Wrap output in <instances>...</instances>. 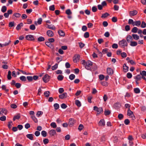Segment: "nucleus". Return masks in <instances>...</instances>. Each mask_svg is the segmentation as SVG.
Listing matches in <instances>:
<instances>
[{
  "label": "nucleus",
  "mask_w": 146,
  "mask_h": 146,
  "mask_svg": "<svg viewBox=\"0 0 146 146\" xmlns=\"http://www.w3.org/2000/svg\"><path fill=\"white\" fill-rule=\"evenodd\" d=\"M61 107L63 109H65L67 107V106L66 104L63 103L61 105Z\"/></svg>",
  "instance_id": "6e6d98bb"
},
{
  "label": "nucleus",
  "mask_w": 146,
  "mask_h": 146,
  "mask_svg": "<svg viewBox=\"0 0 146 146\" xmlns=\"http://www.w3.org/2000/svg\"><path fill=\"white\" fill-rule=\"evenodd\" d=\"M127 139L129 140V143L130 146H133V140L134 139V138L131 135H129Z\"/></svg>",
  "instance_id": "39448f33"
},
{
  "label": "nucleus",
  "mask_w": 146,
  "mask_h": 146,
  "mask_svg": "<svg viewBox=\"0 0 146 146\" xmlns=\"http://www.w3.org/2000/svg\"><path fill=\"white\" fill-rule=\"evenodd\" d=\"M134 79H135V81L137 85H138L139 84L138 81L141 80V76L139 74L137 75L136 76L134 77Z\"/></svg>",
  "instance_id": "423d86ee"
},
{
  "label": "nucleus",
  "mask_w": 146,
  "mask_h": 146,
  "mask_svg": "<svg viewBox=\"0 0 146 146\" xmlns=\"http://www.w3.org/2000/svg\"><path fill=\"white\" fill-rule=\"evenodd\" d=\"M49 9L50 10L54 11L55 10V6L54 5H52L49 7Z\"/></svg>",
  "instance_id": "a19ab883"
},
{
  "label": "nucleus",
  "mask_w": 146,
  "mask_h": 146,
  "mask_svg": "<svg viewBox=\"0 0 146 146\" xmlns=\"http://www.w3.org/2000/svg\"><path fill=\"white\" fill-rule=\"evenodd\" d=\"M58 33L59 35L62 36H64L65 33L62 30H60L58 31Z\"/></svg>",
  "instance_id": "393cba45"
},
{
  "label": "nucleus",
  "mask_w": 146,
  "mask_h": 146,
  "mask_svg": "<svg viewBox=\"0 0 146 146\" xmlns=\"http://www.w3.org/2000/svg\"><path fill=\"white\" fill-rule=\"evenodd\" d=\"M102 24L103 26L104 27H107L108 25V22L106 21L103 22Z\"/></svg>",
  "instance_id": "338daca9"
},
{
  "label": "nucleus",
  "mask_w": 146,
  "mask_h": 146,
  "mask_svg": "<svg viewBox=\"0 0 146 146\" xmlns=\"http://www.w3.org/2000/svg\"><path fill=\"white\" fill-rule=\"evenodd\" d=\"M110 15L109 14L107 13L102 14L101 17L102 18H105Z\"/></svg>",
  "instance_id": "2f4dec72"
},
{
  "label": "nucleus",
  "mask_w": 146,
  "mask_h": 146,
  "mask_svg": "<svg viewBox=\"0 0 146 146\" xmlns=\"http://www.w3.org/2000/svg\"><path fill=\"white\" fill-rule=\"evenodd\" d=\"M132 36L134 39L137 40L139 38V36L136 34H133Z\"/></svg>",
  "instance_id": "a878e982"
},
{
  "label": "nucleus",
  "mask_w": 146,
  "mask_h": 146,
  "mask_svg": "<svg viewBox=\"0 0 146 146\" xmlns=\"http://www.w3.org/2000/svg\"><path fill=\"white\" fill-rule=\"evenodd\" d=\"M94 110L97 111V115L103 112V109L101 107L98 108L97 106H95L94 107Z\"/></svg>",
  "instance_id": "20e7f679"
},
{
  "label": "nucleus",
  "mask_w": 146,
  "mask_h": 146,
  "mask_svg": "<svg viewBox=\"0 0 146 146\" xmlns=\"http://www.w3.org/2000/svg\"><path fill=\"white\" fill-rule=\"evenodd\" d=\"M75 122V121L74 119L70 118L69 119V124L71 126H72Z\"/></svg>",
  "instance_id": "a211bd4d"
},
{
  "label": "nucleus",
  "mask_w": 146,
  "mask_h": 146,
  "mask_svg": "<svg viewBox=\"0 0 146 146\" xmlns=\"http://www.w3.org/2000/svg\"><path fill=\"white\" fill-rule=\"evenodd\" d=\"M119 45L121 47L124 48L125 46H127V43L126 40L125 39H123L120 41L119 43Z\"/></svg>",
  "instance_id": "f03ea898"
},
{
  "label": "nucleus",
  "mask_w": 146,
  "mask_h": 146,
  "mask_svg": "<svg viewBox=\"0 0 146 146\" xmlns=\"http://www.w3.org/2000/svg\"><path fill=\"white\" fill-rule=\"evenodd\" d=\"M82 64L84 66L85 68L88 70H90L91 67L92 65V63L90 61L86 62L85 60H82Z\"/></svg>",
  "instance_id": "f257e3e1"
},
{
  "label": "nucleus",
  "mask_w": 146,
  "mask_h": 146,
  "mask_svg": "<svg viewBox=\"0 0 146 146\" xmlns=\"http://www.w3.org/2000/svg\"><path fill=\"white\" fill-rule=\"evenodd\" d=\"M14 25V22H10L9 23V27H13Z\"/></svg>",
  "instance_id": "603ef678"
},
{
  "label": "nucleus",
  "mask_w": 146,
  "mask_h": 146,
  "mask_svg": "<svg viewBox=\"0 0 146 146\" xmlns=\"http://www.w3.org/2000/svg\"><path fill=\"white\" fill-rule=\"evenodd\" d=\"M50 126L53 128H55L57 126V125L55 123L53 122L51 123Z\"/></svg>",
  "instance_id": "7c9ffc66"
},
{
  "label": "nucleus",
  "mask_w": 146,
  "mask_h": 146,
  "mask_svg": "<svg viewBox=\"0 0 146 146\" xmlns=\"http://www.w3.org/2000/svg\"><path fill=\"white\" fill-rule=\"evenodd\" d=\"M99 126H104L105 125V122L104 119L101 120L98 123Z\"/></svg>",
  "instance_id": "2eb2a0df"
},
{
  "label": "nucleus",
  "mask_w": 146,
  "mask_h": 146,
  "mask_svg": "<svg viewBox=\"0 0 146 146\" xmlns=\"http://www.w3.org/2000/svg\"><path fill=\"white\" fill-rule=\"evenodd\" d=\"M130 45L131 46H135L137 45V42L135 41H131V42Z\"/></svg>",
  "instance_id": "bb28decb"
},
{
  "label": "nucleus",
  "mask_w": 146,
  "mask_h": 146,
  "mask_svg": "<svg viewBox=\"0 0 146 146\" xmlns=\"http://www.w3.org/2000/svg\"><path fill=\"white\" fill-rule=\"evenodd\" d=\"M49 133L51 136H52L56 134L55 130L54 129H51L49 132Z\"/></svg>",
  "instance_id": "dca6fc26"
},
{
  "label": "nucleus",
  "mask_w": 146,
  "mask_h": 146,
  "mask_svg": "<svg viewBox=\"0 0 146 146\" xmlns=\"http://www.w3.org/2000/svg\"><path fill=\"white\" fill-rule=\"evenodd\" d=\"M121 56L123 58H125L127 56V55L126 53L123 52L121 53Z\"/></svg>",
  "instance_id": "4d7b16f0"
},
{
  "label": "nucleus",
  "mask_w": 146,
  "mask_h": 146,
  "mask_svg": "<svg viewBox=\"0 0 146 146\" xmlns=\"http://www.w3.org/2000/svg\"><path fill=\"white\" fill-rule=\"evenodd\" d=\"M134 91V92L136 94L139 93L140 92V90L138 88H135Z\"/></svg>",
  "instance_id": "e433bc0d"
},
{
  "label": "nucleus",
  "mask_w": 146,
  "mask_h": 146,
  "mask_svg": "<svg viewBox=\"0 0 146 146\" xmlns=\"http://www.w3.org/2000/svg\"><path fill=\"white\" fill-rule=\"evenodd\" d=\"M124 122L125 124L127 125L129 123L130 121L128 119H126L125 120Z\"/></svg>",
  "instance_id": "69168bd1"
},
{
  "label": "nucleus",
  "mask_w": 146,
  "mask_h": 146,
  "mask_svg": "<svg viewBox=\"0 0 146 146\" xmlns=\"http://www.w3.org/2000/svg\"><path fill=\"white\" fill-rule=\"evenodd\" d=\"M13 16L17 18H19L21 17V14L19 13H15L13 14Z\"/></svg>",
  "instance_id": "c756f323"
},
{
  "label": "nucleus",
  "mask_w": 146,
  "mask_h": 146,
  "mask_svg": "<svg viewBox=\"0 0 146 146\" xmlns=\"http://www.w3.org/2000/svg\"><path fill=\"white\" fill-rule=\"evenodd\" d=\"M80 59V55L79 54H76L73 60L75 62H78Z\"/></svg>",
  "instance_id": "6e6552de"
},
{
  "label": "nucleus",
  "mask_w": 146,
  "mask_h": 146,
  "mask_svg": "<svg viewBox=\"0 0 146 146\" xmlns=\"http://www.w3.org/2000/svg\"><path fill=\"white\" fill-rule=\"evenodd\" d=\"M134 21L132 19H130L129 20L128 23L129 24H132L133 26Z\"/></svg>",
  "instance_id": "473e14b6"
},
{
  "label": "nucleus",
  "mask_w": 146,
  "mask_h": 146,
  "mask_svg": "<svg viewBox=\"0 0 146 146\" xmlns=\"http://www.w3.org/2000/svg\"><path fill=\"white\" fill-rule=\"evenodd\" d=\"M26 38L27 40H32L34 39L33 36L29 35L26 36Z\"/></svg>",
  "instance_id": "9b49d317"
},
{
  "label": "nucleus",
  "mask_w": 146,
  "mask_h": 146,
  "mask_svg": "<svg viewBox=\"0 0 146 146\" xmlns=\"http://www.w3.org/2000/svg\"><path fill=\"white\" fill-rule=\"evenodd\" d=\"M125 30L126 31H128L130 29V26L129 25H127L125 26Z\"/></svg>",
  "instance_id": "0e129e2a"
},
{
  "label": "nucleus",
  "mask_w": 146,
  "mask_h": 146,
  "mask_svg": "<svg viewBox=\"0 0 146 146\" xmlns=\"http://www.w3.org/2000/svg\"><path fill=\"white\" fill-rule=\"evenodd\" d=\"M23 24L22 23H21L18 24L16 28V29L17 30H19L21 27L23 26Z\"/></svg>",
  "instance_id": "5701e85b"
},
{
  "label": "nucleus",
  "mask_w": 146,
  "mask_h": 146,
  "mask_svg": "<svg viewBox=\"0 0 146 146\" xmlns=\"http://www.w3.org/2000/svg\"><path fill=\"white\" fill-rule=\"evenodd\" d=\"M127 41L128 42H131L133 40L132 36L130 35H128L126 37Z\"/></svg>",
  "instance_id": "aec40b11"
},
{
  "label": "nucleus",
  "mask_w": 146,
  "mask_h": 146,
  "mask_svg": "<svg viewBox=\"0 0 146 146\" xmlns=\"http://www.w3.org/2000/svg\"><path fill=\"white\" fill-rule=\"evenodd\" d=\"M20 117V115L19 114H18L17 115L15 116L13 118V120L15 121L16 119H18Z\"/></svg>",
  "instance_id": "cd10ccee"
},
{
  "label": "nucleus",
  "mask_w": 146,
  "mask_h": 146,
  "mask_svg": "<svg viewBox=\"0 0 146 146\" xmlns=\"http://www.w3.org/2000/svg\"><path fill=\"white\" fill-rule=\"evenodd\" d=\"M131 74L130 72H128L127 74V77L128 78H131L132 77Z\"/></svg>",
  "instance_id": "13d9d810"
},
{
  "label": "nucleus",
  "mask_w": 146,
  "mask_h": 146,
  "mask_svg": "<svg viewBox=\"0 0 146 146\" xmlns=\"http://www.w3.org/2000/svg\"><path fill=\"white\" fill-rule=\"evenodd\" d=\"M75 75L74 74H71L69 76V78L70 80H72L75 78Z\"/></svg>",
  "instance_id": "c03bdc74"
},
{
  "label": "nucleus",
  "mask_w": 146,
  "mask_h": 146,
  "mask_svg": "<svg viewBox=\"0 0 146 146\" xmlns=\"http://www.w3.org/2000/svg\"><path fill=\"white\" fill-rule=\"evenodd\" d=\"M50 94V93L49 91L45 92L44 93V94L45 95V96L47 97L49 96Z\"/></svg>",
  "instance_id": "bf43d9fd"
},
{
  "label": "nucleus",
  "mask_w": 146,
  "mask_h": 146,
  "mask_svg": "<svg viewBox=\"0 0 146 146\" xmlns=\"http://www.w3.org/2000/svg\"><path fill=\"white\" fill-rule=\"evenodd\" d=\"M43 112L41 111H37V113L36 114V115L37 117H39L40 115H42L43 114Z\"/></svg>",
  "instance_id": "ea45409f"
},
{
  "label": "nucleus",
  "mask_w": 146,
  "mask_h": 146,
  "mask_svg": "<svg viewBox=\"0 0 146 146\" xmlns=\"http://www.w3.org/2000/svg\"><path fill=\"white\" fill-rule=\"evenodd\" d=\"M44 40L45 39L42 36H40L38 37L37 39L38 41L39 42L44 41Z\"/></svg>",
  "instance_id": "4c0bfd02"
},
{
  "label": "nucleus",
  "mask_w": 146,
  "mask_h": 146,
  "mask_svg": "<svg viewBox=\"0 0 146 146\" xmlns=\"http://www.w3.org/2000/svg\"><path fill=\"white\" fill-rule=\"evenodd\" d=\"M66 13L68 15H70L72 14V13L70 9L67 10L66 11Z\"/></svg>",
  "instance_id": "8fccbe9b"
},
{
  "label": "nucleus",
  "mask_w": 146,
  "mask_h": 146,
  "mask_svg": "<svg viewBox=\"0 0 146 146\" xmlns=\"http://www.w3.org/2000/svg\"><path fill=\"white\" fill-rule=\"evenodd\" d=\"M140 74L142 76H146V71H143L141 72L140 73Z\"/></svg>",
  "instance_id": "774afa93"
},
{
  "label": "nucleus",
  "mask_w": 146,
  "mask_h": 146,
  "mask_svg": "<svg viewBox=\"0 0 146 146\" xmlns=\"http://www.w3.org/2000/svg\"><path fill=\"white\" fill-rule=\"evenodd\" d=\"M138 29L136 27H134L131 30V32L132 33H135L137 32Z\"/></svg>",
  "instance_id": "c85d7f7f"
},
{
  "label": "nucleus",
  "mask_w": 146,
  "mask_h": 146,
  "mask_svg": "<svg viewBox=\"0 0 146 146\" xmlns=\"http://www.w3.org/2000/svg\"><path fill=\"white\" fill-rule=\"evenodd\" d=\"M43 142L44 144H46L48 143L49 140L48 139H45L43 140Z\"/></svg>",
  "instance_id": "5fc2aeb1"
},
{
  "label": "nucleus",
  "mask_w": 146,
  "mask_h": 146,
  "mask_svg": "<svg viewBox=\"0 0 146 146\" xmlns=\"http://www.w3.org/2000/svg\"><path fill=\"white\" fill-rule=\"evenodd\" d=\"M75 104L78 107H79L81 106V102L78 100H76L75 101Z\"/></svg>",
  "instance_id": "412c9836"
},
{
  "label": "nucleus",
  "mask_w": 146,
  "mask_h": 146,
  "mask_svg": "<svg viewBox=\"0 0 146 146\" xmlns=\"http://www.w3.org/2000/svg\"><path fill=\"white\" fill-rule=\"evenodd\" d=\"M123 115L121 113L119 114L118 116V117L119 119H122L123 118Z\"/></svg>",
  "instance_id": "052dcab7"
},
{
  "label": "nucleus",
  "mask_w": 146,
  "mask_h": 146,
  "mask_svg": "<svg viewBox=\"0 0 146 146\" xmlns=\"http://www.w3.org/2000/svg\"><path fill=\"white\" fill-rule=\"evenodd\" d=\"M107 72L108 75H111L113 73V71L111 68H107Z\"/></svg>",
  "instance_id": "9d476101"
},
{
  "label": "nucleus",
  "mask_w": 146,
  "mask_h": 146,
  "mask_svg": "<svg viewBox=\"0 0 146 146\" xmlns=\"http://www.w3.org/2000/svg\"><path fill=\"white\" fill-rule=\"evenodd\" d=\"M29 28L31 30H34L35 29V27L34 25H32L30 26Z\"/></svg>",
  "instance_id": "a18cd8bd"
},
{
  "label": "nucleus",
  "mask_w": 146,
  "mask_h": 146,
  "mask_svg": "<svg viewBox=\"0 0 146 146\" xmlns=\"http://www.w3.org/2000/svg\"><path fill=\"white\" fill-rule=\"evenodd\" d=\"M141 24V22L140 21H134L133 26L135 25L137 26H139Z\"/></svg>",
  "instance_id": "4be33fe9"
},
{
  "label": "nucleus",
  "mask_w": 146,
  "mask_h": 146,
  "mask_svg": "<svg viewBox=\"0 0 146 146\" xmlns=\"http://www.w3.org/2000/svg\"><path fill=\"white\" fill-rule=\"evenodd\" d=\"M89 36V34L88 32H86L84 34V37L85 38H88Z\"/></svg>",
  "instance_id": "3c124183"
},
{
  "label": "nucleus",
  "mask_w": 146,
  "mask_h": 146,
  "mask_svg": "<svg viewBox=\"0 0 146 146\" xmlns=\"http://www.w3.org/2000/svg\"><path fill=\"white\" fill-rule=\"evenodd\" d=\"M47 34L50 37H52L54 35V33L51 30H48L47 31Z\"/></svg>",
  "instance_id": "4468645a"
},
{
  "label": "nucleus",
  "mask_w": 146,
  "mask_h": 146,
  "mask_svg": "<svg viewBox=\"0 0 146 146\" xmlns=\"http://www.w3.org/2000/svg\"><path fill=\"white\" fill-rule=\"evenodd\" d=\"M31 118L35 123H36L38 122V120L35 116H31Z\"/></svg>",
  "instance_id": "72a5a7b5"
},
{
  "label": "nucleus",
  "mask_w": 146,
  "mask_h": 146,
  "mask_svg": "<svg viewBox=\"0 0 146 146\" xmlns=\"http://www.w3.org/2000/svg\"><path fill=\"white\" fill-rule=\"evenodd\" d=\"M0 110L1 111L2 113H4L5 115L7 113V111L6 109L5 108H1L0 109Z\"/></svg>",
  "instance_id": "b1692460"
},
{
  "label": "nucleus",
  "mask_w": 146,
  "mask_h": 146,
  "mask_svg": "<svg viewBox=\"0 0 146 146\" xmlns=\"http://www.w3.org/2000/svg\"><path fill=\"white\" fill-rule=\"evenodd\" d=\"M6 117L5 116H3L1 117L0 118V120L3 121H5L6 120Z\"/></svg>",
  "instance_id": "680f3d73"
},
{
  "label": "nucleus",
  "mask_w": 146,
  "mask_h": 146,
  "mask_svg": "<svg viewBox=\"0 0 146 146\" xmlns=\"http://www.w3.org/2000/svg\"><path fill=\"white\" fill-rule=\"evenodd\" d=\"M50 79V76L47 74H46L42 78L43 80L45 83H47L48 82Z\"/></svg>",
  "instance_id": "0eeeda50"
},
{
  "label": "nucleus",
  "mask_w": 146,
  "mask_h": 146,
  "mask_svg": "<svg viewBox=\"0 0 146 146\" xmlns=\"http://www.w3.org/2000/svg\"><path fill=\"white\" fill-rule=\"evenodd\" d=\"M46 27H47L49 29H50L53 30H55L56 29V28H55V26L53 25H49L46 24Z\"/></svg>",
  "instance_id": "f8f14e48"
},
{
  "label": "nucleus",
  "mask_w": 146,
  "mask_h": 146,
  "mask_svg": "<svg viewBox=\"0 0 146 146\" xmlns=\"http://www.w3.org/2000/svg\"><path fill=\"white\" fill-rule=\"evenodd\" d=\"M7 9V7L5 6H3L1 9V11L3 13H4L6 11Z\"/></svg>",
  "instance_id": "79ce46f5"
},
{
  "label": "nucleus",
  "mask_w": 146,
  "mask_h": 146,
  "mask_svg": "<svg viewBox=\"0 0 146 146\" xmlns=\"http://www.w3.org/2000/svg\"><path fill=\"white\" fill-rule=\"evenodd\" d=\"M137 13V11L136 10L130 11L129 14L130 17H131L136 15Z\"/></svg>",
  "instance_id": "1a4fd4ad"
},
{
  "label": "nucleus",
  "mask_w": 146,
  "mask_h": 146,
  "mask_svg": "<svg viewBox=\"0 0 146 146\" xmlns=\"http://www.w3.org/2000/svg\"><path fill=\"white\" fill-rule=\"evenodd\" d=\"M67 97V94L66 93H64L62 94L59 96V98L61 99H64L66 98Z\"/></svg>",
  "instance_id": "ddd939ff"
},
{
  "label": "nucleus",
  "mask_w": 146,
  "mask_h": 146,
  "mask_svg": "<svg viewBox=\"0 0 146 146\" xmlns=\"http://www.w3.org/2000/svg\"><path fill=\"white\" fill-rule=\"evenodd\" d=\"M110 111L108 110H106L104 111V114L106 115H108L110 114Z\"/></svg>",
  "instance_id": "58836bf2"
},
{
  "label": "nucleus",
  "mask_w": 146,
  "mask_h": 146,
  "mask_svg": "<svg viewBox=\"0 0 146 146\" xmlns=\"http://www.w3.org/2000/svg\"><path fill=\"white\" fill-rule=\"evenodd\" d=\"M11 72L10 71H9L8 72V74L7 76V78L8 80H11Z\"/></svg>",
  "instance_id": "f704fd0d"
},
{
  "label": "nucleus",
  "mask_w": 146,
  "mask_h": 146,
  "mask_svg": "<svg viewBox=\"0 0 146 146\" xmlns=\"http://www.w3.org/2000/svg\"><path fill=\"white\" fill-rule=\"evenodd\" d=\"M42 21V19L41 18H40L38 19L37 23L38 25H40L41 24Z\"/></svg>",
  "instance_id": "e2e57ef3"
},
{
  "label": "nucleus",
  "mask_w": 146,
  "mask_h": 146,
  "mask_svg": "<svg viewBox=\"0 0 146 146\" xmlns=\"http://www.w3.org/2000/svg\"><path fill=\"white\" fill-rule=\"evenodd\" d=\"M58 64H56L55 65L52 66V70H56L58 67Z\"/></svg>",
  "instance_id": "49530a36"
},
{
  "label": "nucleus",
  "mask_w": 146,
  "mask_h": 146,
  "mask_svg": "<svg viewBox=\"0 0 146 146\" xmlns=\"http://www.w3.org/2000/svg\"><path fill=\"white\" fill-rule=\"evenodd\" d=\"M41 134L44 137H45L47 135V133L44 131H42L41 132Z\"/></svg>",
  "instance_id": "37998d69"
},
{
  "label": "nucleus",
  "mask_w": 146,
  "mask_h": 146,
  "mask_svg": "<svg viewBox=\"0 0 146 146\" xmlns=\"http://www.w3.org/2000/svg\"><path fill=\"white\" fill-rule=\"evenodd\" d=\"M34 136V135L32 134H28L26 135L27 137L31 140H33Z\"/></svg>",
  "instance_id": "6ab92c4d"
},
{
  "label": "nucleus",
  "mask_w": 146,
  "mask_h": 146,
  "mask_svg": "<svg viewBox=\"0 0 146 146\" xmlns=\"http://www.w3.org/2000/svg\"><path fill=\"white\" fill-rule=\"evenodd\" d=\"M146 27V23L144 21L142 22L141 27L142 28H144Z\"/></svg>",
  "instance_id": "864d4df0"
},
{
  "label": "nucleus",
  "mask_w": 146,
  "mask_h": 146,
  "mask_svg": "<svg viewBox=\"0 0 146 146\" xmlns=\"http://www.w3.org/2000/svg\"><path fill=\"white\" fill-rule=\"evenodd\" d=\"M64 78V76L61 75H59L57 77L58 80L60 81L62 80Z\"/></svg>",
  "instance_id": "c9c22d12"
},
{
  "label": "nucleus",
  "mask_w": 146,
  "mask_h": 146,
  "mask_svg": "<svg viewBox=\"0 0 146 146\" xmlns=\"http://www.w3.org/2000/svg\"><path fill=\"white\" fill-rule=\"evenodd\" d=\"M127 115L128 116H129V117L131 118L133 120H134L135 119V117L133 113V112L130 110V109H129L128 110Z\"/></svg>",
  "instance_id": "7ed1b4c3"
},
{
  "label": "nucleus",
  "mask_w": 146,
  "mask_h": 146,
  "mask_svg": "<svg viewBox=\"0 0 146 146\" xmlns=\"http://www.w3.org/2000/svg\"><path fill=\"white\" fill-rule=\"evenodd\" d=\"M20 79L22 81H26V77L24 76H21L20 77Z\"/></svg>",
  "instance_id": "de8ad7c7"
},
{
  "label": "nucleus",
  "mask_w": 146,
  "mask_h": 146,
  "mask_svg": "<svg viewBox=\"0 0 146 146\" xmlns=\"http://www.w3.org/2000/svg\"><path fill=\"white\" fill-rule=\"evenodd\" d=\"M123 71L125 72H127L129 70V67L127 66L125 64H124L123 65Z\"/></svg>",
  "instance_id": "f3484780"
},
{
  "label": "nucleus",
  "mask_w": 146,
  "mask_h": 146,
  "mask_svg": "<svg viewBox=\"0 0 146 146\" xmlns=\"http://www.w3.org/2000/svg\"><path fill=\"white\" fill-rule=\"evenodd\" d=\"M54 106L55 110L58 109L59 107V105L57 103L55 104L54 105Z\"/></svg>",
  "instance_id": "09e8293b"
}]
</instances>
